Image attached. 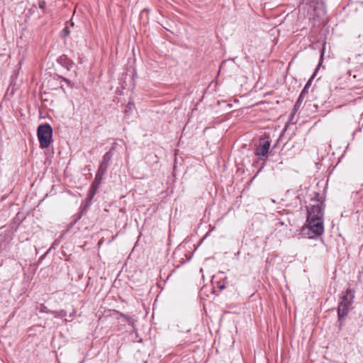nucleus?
Segmentation results:
<instances>
[{
	"label": "nucleus",
	"instance_id": "f257e3e1",
	"mask_svg": "<svg viewBox=\"0 0 363 363\" xmlns=\"http://www.w3.org/2000/svg\"><path fill=\"white\" fill-rule=\"evenodd\" d=\"M40 147L42 149L50 146L52 138V128L48 123L40 125L37 130Z\"/></svg>",
	"mask_w": 363,
	"mask_h": 363
},
{
	"label": "nucleus",
	"instance_id": "f03ea898",
	"mask_svg": "<svg viewBox=\"0 0 363 363\" xmlns=\"http://www.w3.org/2000/svg\"><path fill=\"white\" fill-rule=\"evenodd\" d=\"M354 298V294L351 289H347L345 294L342 298L341 302L338 307V316L341 319L344 318L350 310V306L352 304Z\"/></svg>",
	"mask_w": 363,
	"mask_h": 363
},
{
	"label": "nucleus",
	"instance_id": "7ed1b4c3",
	"mask_svg": "<svg viewBox=\"0 0 363 363\" xmlns=\"http://www.w3.org/2000/svg\"><path fill=\"white\" fill-rule=\"evenodd\" d=\"M316 197H319V194H316ZM313 203L310 204L307 207V217H318L323 218L324 214L325 205L323 202H319V199L313 200Z\"/></svg>",
	"mask_w": 363,
	"mask_h": 363
},
{
	"label": "nucleus",
	"instance_id": "20e7f679",
	"mask_svg": "<svg viewBox=\"0 0 363 363\" xmlns=\"http://www.w3.org/2000/svg\"><path fill=\"white\" fill-rule=\"evenodd\" d=\"M308 229L315 235H320L324 232L323 219L318 217H307Z\"/></svg>",
	"mask_w": 363,
	"mask_h": 363
},
{
	"label": "nucleus",
	"instance_id": "39448f33",
	"mask_svg": "<svg viewBox=\"0 0 363 363\" xmlns=\"http://www.w3.org/2000/svg\"><path fill=\"white\" fill-rule=\"evenodd\" d=\"M270 147V141L264 138L260 139L258 145L255 150V155L259 157L262 158L266 157Z\"/></svg>",
	"mask_w": 363,
	"mask_h": 363
},
{
	"label": "nucleus",
	"instance_id": "423d86ee",
	"mask_svg": "<svg viewBox=\"0 0 363 363\" xmlns=\"http://www.w3.org/2000/svg\"><path fill=\"white\" fill-rule=\"evenodd\" d=\"M114 150H115V147L113 146L109 150V151L106 152L105 155L103 156L102 161H101V162L99 167V169H98L101 170V172H104L106 173L108 167L109 166V162L111 160V158L113 157Z\"/></svg>",
	"mask_w": 363,
	"mask_h": 363
},
{
	"label": "nucleus",
	"instance_id": "0eeeda50",
	"mask_svg": "<svg viewBox=\"0 0 363 363\" xmlns=\"http://www.w3.org/2000/svg\"><path fill=\"white\" fill-rule=\"evenodd\" d=\"M57 62L69 71L72 69L74 65L73 61L70 60L69 57H67V56L65 55L60 56L57 58Z\"/></svg>",
	"mask_w": 363,
	"mask_h": 363
},
{
	"label": "nucleus",
	"instance_id": "6e6552de",
	"mask_svg": "<svg viewBox=\"0 0 363 363\" xmlns=\"http://www.w3.org/2000/svg\"><path fill=\"white\" fill-rule=\"evenodd\" d=\"M106 174V172H104L99 169L97 170V172L96 174V176H95V179H94V181H96L98 184H101V181L103 179V177L104 175Z\"/></svg>",
	"mask_w": 363,
	"mask_h": 363
},
{
	"label": "nucleus",
	"instance_id": "1a4fd4ad",
	"mask_svg": "<svg viewBox=\"0 0 363 363\" xmlns=\"http://www.w3.org/2000/svg\"><path fill=\"white\" fill-rule=\"evenodd\" d=\"M304 97H305V96H303L301 94H299V96L294 104V111H298V109L301 106V104Z\"/></svg>",
	"mask_w": 363,
	"mask_h": 363
},
{
	"label": "nucleus",
	"instance_id": "9d476101",
	"mask_svg": "<svg viewBox=\"0 0 363 363\" xmlns=\"http://www.w3.org/2000/svg\"><path fill=\"white\" fill-rule=\"evenodd\" d=\"M313 76L311 77V79L308 81V82L306 83V84L305 85L304 88L303 89V90L301 91V94L305 96L306 94L308 93V88L310 87L311 84V82L313 80Z\"/></svg>",
	"mask_w": 363,
	"mask_h": 363
},
{
	"label": "nucleus",
	"instance_id": "9b49d317",
	"mask_svg": "<svg viewBox=\"0 0 363 363\" xmlns=\"http://www.w3.org/2000/svg\"><path fill=\"white\" fill-rule=\"evenodd\" d=\"M70 30L67 26L61 31L60 36L62 38H65L68 35H69Z\"/></svg>",
	"mask_w": 363,
	"mask_h": 363
},
{
	"label": "nucleus",
	"instance_id": "f8f14e48",
	"mask_svg": "<svg viewBox=\"0 0 363 363\" xmlns=\"http://www.w3.org/2000/svg\"><path fill=\"white\" fill-rule=\"evenodd\" d=\"M96 191H97V189H92L91 187L90 188V191H89V197H90V199H92L94 197V196L95 195Z\"/></svg>",
	"mask_w": 363,
	"mask_h": 363
},
{
	"label": "nucleus",
	"instance_id": "ddd939ff",
	"mask_svg": "<svg viewBox=\"0 0 363 363\" xmlns=\"http://www.w3.org/2000/svg\"><path fill=\"white\" fill-rule=\"evenodd\" d=\"M101 184H98L96 181L94 180L93 183L91 184V188L98 189L99 188Z\"/></svg>",
	"mask_w": 363,
	"mask_h": 363
},
{
	"label": "nucleus",
	"instance_id": "4468645a",
	"mask_svg": "<svg viewBox=\"0 0 363 363\" xmlns=\"http://www.w3.org/2000/svg\"><path fill=\"white\" fill-rule=\"evenodd\" d=\"M58 244V241L55 240L54 243L52 245V246L48 249L49 250H54L57 245Z\"/></svg>",
	"mask_w": 363,
	"mask_h": 363
},
{
	"label": "nucleus",
	"instance_id": "2eb2a0df",
	"mask_svg": "<svg viewBox=\"0 0 363 363\" xmlns=\"http://www.w3.org/2000/svg\"><path fill=\"white\" fill-rule=\"evenodd\" d=\"M63 81H65L67 84H69L70 86H72V84L71 83V81L66 79V78H62Z\"/></svg>",
	"mask_w": 363,
	"mask_h": 363
},
{
	"label": "nucleus",
	"instance_id": "dca6fc26",
	"mask_svg": "<svg viewBox=\"0 0 363 363\" xmlns=\"http://www.w3.org/2000/svg\"><path fill=\"white\" fill-rule=\"evenodd\" d=\"M133 106H134V104L133 103L128 102L126 108L130 110Z\"/></svg>",
	"mask_w": 363,
	"mask_h": 363
},
{
	"label": "nucleus",
	"instance_id": "f3484780",
	"mask_svg": "<svg viewBox=\"0 0 363 363\" xmlns=\"http://www.w3.org/2000/svg\"><path fill=\"white\" fill-rule=\"evenodd\" d=\"M45 3L43 1L42 3H40V7L41 9H43L45 7Z\"/></svg>",
	"mask_w": 363,
	"mask_h": 363
},
{
	"label": "nucleus",
	"instance_id": "a211bd4d",
	"mask_svg": "<svg viewBox=\"0 0 363 363\" xmlns=\"http://www.w3.org/2000/svg\"><path fill=\"white\" fill-rule=\"evenodd\" d=\"M296 111H294V108H293V110H292V112H291V117H294V116L295 115V113H296Z\"/></svg>",
	"mask_w": 363,
	"mask_h": 363
},
{
	"label": "nucleus",
	"instance_id": "6ab92c4d",
	"mask_svg": "<svg viewBox=\"0 0 363 363\" xmlns=\"http://www.w3.org/2000/svg\"><path fill=\"white\" fill-rule=\"evenodd\" d=\"M296 111H294V108H293V110H292V112H291V117H294V116L295 115V113H296Z\"/></svg>",
	"mask_w": 363,
	"mask_h": 363
},
{
	"label": "nucleus",
	"instance_id": "aec40b11",
	"mask_svg": "<svg viewBox=\"0 0 363 363\" xmlns=\"http://www.w3.org/2000/svg\"><path fill=\"white\" fill-rule=\"evenodd\" d=\"M358 38L360 40H363V35H359Z\"/></svg>",
	"mask_w": 363,
	"mask_h": 363
},
{
	"label": "nucleus",
	"instance_id": "412c9836",
	"mask_svg": "<svg viewBox=\"0 0 363 363\" xmlns=\"http://www.w3.org/2000/svg\"><path fill=\"white\" fill-rule=\"evenodd\" d=\"M71 26H74V23L71 22Z\"/></svg>",
	"mask_w": 363,
	"mask_h": 363
}]
</instances>
